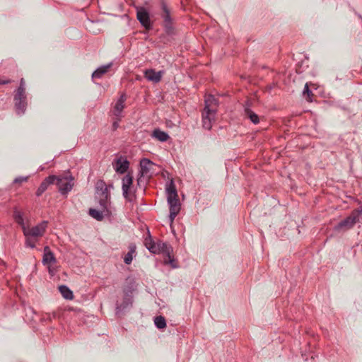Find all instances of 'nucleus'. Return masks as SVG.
<instances>
[{"mask_svg": "<svg viewBox=\"0 0 362 362\" xmlns=\"http://www.w3.org/2000/svg\"><path fill=\"white\" fill-rule=\"evenodd\" d=\"M144 245L146 249H156V243L153 240L151 235H148L145 238Z\"/></svg>", "mask_w": 362, "mask_h": 362, "instance_id": "26", "label": "nucleus"}, {"mask_svg": "<svg viewBox=\"0 0 362 362\" xmlns=\"http://www.w3.org/2000/svg\"><path fill=\"white\" fill-rule=\"evenodd\" d=\"M164 74L163 71H156L154 69H146L144 72L145 78L153 83H158Z\"/></svg>", "mask_w": 362, "mask_h": 362, "instance_id": "14", "label": "nucleus"}, {"mask_svg": "<svg viewBox=\"0 0 362 362\" xmlns=\"http://www.w3.org/2000/svg\"><path fill=\"white\" fill-rule=\"evenodd\" d=\"M11 82L10 80H3L0 78V84H7Z\"/></svg>", "mask_w": 362, "mask_h": 362, "instance_id": "33", "label": "nucleus"}, {"mask_svg": "<svg viewBox=\"0 0 362 362\" xmlns=\"http://www.w3.org/2000/svg\"><path fill=\"white\" fill-rule=\"evenodd\" d=\"M117 117L116 120H115L112 124L113 130H116L117 129V127H119V122L122 117Z\"/></svg>", "mask_w": 362, "mask_h": 362, "instance_id": "31", "label": "nucleus"}, {"mask_svg": "<svg viewBox=\"0 0 362 362\" xmlns=\"http://www.w3.org/2000/svg\"><path fill=\"white\" fill-rule=\"evenodd\" d=\"M153 253L156 254L161 252V250H151ZM173 250H162L163 257V262L165 264H169L171 268L175 269L179 267L177 259L174 258V255L171 252Z\"/></svg>", "mask_w": 362, "mask_h": 362, "instance_id": "10", "label": "nucleus"}, {"mask_svg": "<svg viewBox=\"0 0 362 362\" xmlns=\"http://www.w3.org/2000/svg\"><path fill=\"white\" fill-rule=\"evenodd\" d=\"M112 66V63L101 66L98 68L92 74L93 79L100 78L105 74H106Z\"/></svg>", "mask_w": 362, "mask_h": 362, "instance_id": "21", "label": "nucleus"}, {"mask_svg": "<svg viewBox=\"0 0 362 362\" xmlns=\"http://www.w3.org/2000/svg\"><path fill=\"white\" fill-rule=\"evenodd\" d=\"M218 101L211 95H209L205 98V107L204 111L209 114H216L217 111Z\"/></svg>", "mask_w": 362, "mask_h": 362, "instance_id": "12", "label": "nucleus"}, {"mask_svg": "<svg viewBox=\"0 0 362 362\" xmlns=\"http://www.w3.org/2000/svg\"><path fill=\"white\" fill-rule=\"evenodd\" d=\"M57 179L56 175H50L47 177H46L42 182L40 184V187L37 189L36 195L37 197H40L42 194L47 189L48 186L49 185L55 183V180Z\"/></svg>", "mask_w": 362, "mask_h": 362, "instance_id": "15", "label": "nucleus"}, {"mask_svg": "<svg viewBox=\"0 0 362 362\" xmlns=\"http://www.w3.org/2000/svg\"><path fill=\"white\" fill-rule=\"evenodd\" d=\"M168 194V203L170 206V220L173 223L180 210V203L178 199L175 185L173 180L170 181L166 188Z\"/></svg>", "mask_w": 362, "mask_h": 362, "instance_id": "2", "label": "nucleus"}, {"mask_svg": "<svg viewBox=\"0 0 362 362\" xmlns=\"http://www.w3.org/2000/svg\"><path fill=\"white\" fill-rule=\"evenodd\" d=\"M42 262L47 267L49 273L51 275H54L57 271V259L54 254L50 250L45 252Z\"/></svg>", "mask_w": 362, "mask_h": 362, "instance_id": "6", "label": "nucleus"}, {"mask_svg": "<svg viewBox=\"0 0 362 362\" xmlns=\"http://www.w3.org/2000/svg\"><path fill=\"white\" fill-rule=\"evenodd\" d=\"M55 182L59 192L65 194L71 190L74 186V177L69 173L63 176H57Z\"/></svg>", "mask_w": 362, "mask_h": 362, "instance_id": "4", "label": "nucleus"}, {"mask_svg": "<svg viewBox=\"0 0 362 362\" xmlns=\"http://www.w3.org/2000/svg\"><path fill=\"white\" fill-rule=\"evenodd\" d=\"M303 97L309 102L312 101V97L313 94L312 91L309 89L308 84L306 83L303 92Z\"/></svg>", "mask_w": 362, "mask_h": 362, "instance_id": "27", "label": "nucleus"}, {"mask_svg": "<svg viewBox=\"0 0 362 362\" xmlns=\"http://www.w3.org/2000/svg\"><path fill=\"white\" fill-rule=\"evenodd\" d=\"M15 96L26 97V95H25V87L23 86V84L22 86H19Z\"/></svg>", "mask_w": 362, "mask_h": 362, "instance_id": "29", "label": "nucleus"}, {"mask_svg": "<svg viewBox=\"0 0 362 362\" xmlns=\"http://www.w3.org/2000/svg\"><path fill=\"white\" fill-rule=\"evenodd\" d=\"M362 209H356L345 220L341 221V228H345L349 229L359 220V217L361 214Z\"/></svg>", "mask_w": 362, "mask_h": 362, "instance_id": "8", "label": "nucleus"}, {"mask_svg": "<svg viewBox=\"0 0 362 362\" xmlns=\"http://www.w3.org/2000/svg\"><path fill=\"white\" fill-rule=\"evenodd\" d=\"M28 180V177H19L14 180V183L21 185L23 182H26Z\"/></svg>", "mask_w": 362, "mask_h": 362, "instance_id": "30", "label": "nucleus"}, {"mask_svg": "<svg viewBox=\"0 0 362 362\" xmlns=\"http://www.w3.org/2000/svg\"><path fill=\"white\" fill-rule=\"evenodd\" d=\"M14 100L17 113L23 114L27 106L26 97L14 96Z\"/></svg>", "mask_w": 362, "mask_h": 362, "instance_id": "18", "label": "nucleus"}, {"mask_svg": "<svg viewBox=\"0 0 362 362\" xmlns=\"http://www.w3.org/2000/svg\"><path fill=\"white\" fill-rule=\"evenodd\" d=\"M132 301L131 298H129L127 299V302L126 305H121L120 307H117V309H124V308H126L129 304H132Z\"/></svg>", "mask_w": 362, "mask_h": 362, "instance_id": "32", "label": "nucleus"}, {"mask_svg": "<svg viewBox=\"0 0 362 362\" xmlns=\"http://www.w3.org/2000/svg\"><path fill=\"white\" fill-rule=\"evenodd\" d=\"M59 291L65 299L72 300L74 298L73 292L66 286H60Z\"/></svg>", "mask_w": 362, "mask_h": 362, "instance_id": "23", "label": "nucleus"}, {"mask_svg": "<svg viewBox=\"0 0 362 362\" xmlns=\"http://www.w3.org/2000/svg\"><path fill=\"white\" fill-rule=\"evenodd\" d=\"M133 183V177L129 173L126 175L122 179V192L123 195L129 202L134 199V194L132 189Z\"/></svg>", "mask_w": 362, "mask_h": 362, "instance_id": "5", "label": "nucleus"}, {"mask_svg": "<svg viewBox=\"0 0 362 362\" xmlns=\"http://www.w3.org/2000/svg\"><path fill=\"white\" fill-rule=\"evenodd\" d=\"M89 215L97 221H102L105 216H109L111 211L109 209V206H100V209H90Z\"/></svg>", "mask_w": 362, "mask_h": 362, "instance_id": "11", "label": "nucleus"}, {"mask_svg": "<svg viewBox=\"0 0 362 362\" xmlns=\"http://www.w3.org/2000/svg\"><path fill=\"white\" fill-rule=\"evenodd\" d=\"M44 249L47 250V249H49V247H45Z\"/></svg>", "mask_w": 362, "mask_h": 362, "instance_id": "36", "label": "nucleus"}, {"mask_svg": "<svg viewBox=\"0 0 362 362\" xmlns=\"http://www.w3.org/2000/svg\"><path fill=\"white\" fill-rule=\"evenodd\" d=\"M115 171L118 173H124L129 168V161L122 157L117 158L113 163Z\"/></svg>", "mask_w": 362, "mask_h": 362, "instance_id": "13", "label": "nucleus"}, {"mask_svg": "<svg viewBox=\"0 0 362 362\" xmlns=\"http://www.w3.org/2000/svg\"><path fill=\"white\" fill-rule=\"evenodd\" d=\"M47 226L48 222L43 221L34 226L28 225L26 227L23 226V232L25 237L26 245L30 247H35L37 240L45 235Z\"/></svg>", "mask_w": 362, "mask_h": 362, "instance_id": "1", "label": "nucleus"}, {"mask_svg": "<svg viewBox=\"0 0 362 362\" xmlns=\"http://www.w3.org/2000/svg\"><path fill=\"white\" fill-rule=\"evenodd\" d=\"M95 198L98 199L100 206L110 205L109 202L110 198L108 187L103 180H98L95 185Z\"/></svg>", "mask_w": 362, "mask_h": 362, "instance_id": "3", "label": "nucleus"}, {"mask_svg": "<svg viewBox=\"0 0 362 362\" xmlns=\"http://www.w3.org/2000/svg\"><path fill=\"white\" fill-rule=\"evenodd\" d=\"M135 256V250H130L124 257V261L127 264H129L133 257Z\"/></svg>", "mask_w": 362, "mask_h": 362, "instance_id": "28", "label": "nucleus"}, {"mask_svg": "<svg viewBox=\"0 0 362 362\" xmlns=\"http://www.w3.org/2000/svg\"><path fill=\"white\" fill-rule=\"evenodd\" d=\"M162 9V17L164 20V23L166 27L170 26L172 23V18L170 16V9L168 6V4L165 1L161 2Z\"/></svg>", "mask_w": 362, "mask_h": 362, "instance_id": "16", "label": "nucleus"}, {"mask_svg": "<svg viewBox=\"0 0 362 362\" xmlns=\"http://www.w3.org/2000/svg\"><path fill=\"white\" fill-rule=\"evenodd\" d=\"M216 114H209L203 111L202 112V123L203 127L206 129H210L212 127V121L215 119Z\"/></svg>", "mask_w": 362, "mask_h": 362, "instance_id": "20", "label": "nucleus"}, {"mask_svg": "<svg viewBox=\"0 0 362 362\" xmlns=\"http://www.w3.org/2000/svg\"><path fill=\"white\" fill-rule=\"evenodd\" d=\"M152 136L160 141H166L169 139V135L158 129H155L152 133Z\"/></svg>", "mask_w": 362, "mask_h": 362, "instance_id": "22", "label": "nucleus"}, {"mask_svg": "<svg viewBox=\"0 0 362 362\" xmlns=\"http://www.w3.org/2000/svg\"><path fill=\"white\" fill-rule=\"evenodd\" d=\"M154 323H155V325L158 329H163L166 327L165 320L162 316H158V317H155Z\"/></svg>", "mask_w": 362, "mask_h": 362, "instance_id": "25", "label": "nucleus"}, {"mask_svg": "<svg viewBox=\"0 0 362 362\" xmlns=\"http://www.w3.org/2000/svg\"><path fill=\"white\" fill-rule=\"evenodd\" d=\"M126 100V95L125 94H122L119 97V98L116 102L114 108H113V115L115 117H122V112L124 110Z\"/></svg>", "mask_w": 362, "mask_h": 362, "instance_id": "17", "label": "nucleus"}, {"mask_svg": "<svg viewBox=\"0 0 362 362\" xmlns=\"http://www.w3.org/2000/svg\"><path fill=\"white\" fill-rule=\"evenodd\" d=\"M13 217L16 222L21 226L22 230H23V226L26 227L28 225H26L24 222L22 213L16 210L14 211Z\"/></svg>", "mask_w": 362, "mask_h": 362, "instance_id": "24", "label": "nucleus"}, {"mask_svg": "<svg viewBox=\"0 0 362 362\" xmlns=\"http://www.w3.org/2000/svg\"><path fill=\"white\" fill-rule=\"evenodd\" d=\"M136 17L141 24L146 28L150 29L151 27L149 13L143 7H139L136 8Z\"/></svg>", "mask_w": 362, "mask_h": 362, "instance_id": "9", "label": "nucleus"}, {"mask_svg": "<svg viewBox=\"0 0 362 362\" xmlns=\"http://www.w3.org/2000/svg\"><path fill=\"white\" fill-rule=\"evenodd\" d=\"M249 103H247L244 107L245 115L247 118L250 119V121L254 124H258L259 122V118L257 114H255L251 109Z\"/></svg>", "mask_w": 362, "mask_h": 362, "instance_id": "19", "label": "nucleus"}, {"mask_svg": "<svg viewBox=\"0 0 362 362\" xmlns=\"http://www.w3.org/2000/svg\"><path fill=\"white\" fill-rule=\"evenodd\" d=\"M154 163L147 158H143L140 161V177L137 180L138 185L140 184L143 177H150L149 173Z\"/></svg>", "mask_w": 362, "mask_h": 362, "instance_id": "7", "label": "nucleus"}, {"mask_svg": "<svg viewBox=\"0 0 362 362\" xmlns=\"http://www.w3.org/2000/svg\"><path fill=\"white\" fill-rule=\"evenodd\" d=\"M107 187H108V189H109L110 188H113V185H109Z\"/></svg>", "mask_w": 362, "mask_h": 362, "instance_id": "35", "label": "nucleus"}, {"mask_svg": "<svg viewBox=\"0 0 362 362\" xmlns=\"http://www.w3.org/2000/svg\"><path fill=\"white\" fill-rule=\"evenodd\" d=\"M23 84V86H25V81L24 78L21 79L20 86H22Z\"/></svg>", "mask_w": 362, "mask_h": 362, "instance_id": "34", "label": "nucleus"}]
</instances>
